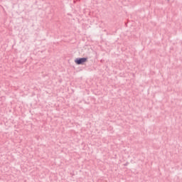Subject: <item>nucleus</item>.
<instances>
[{"instance_id":"nucleus-1","label":"nucleus","mask_w":182,"mask_h":182,"mask_svg":"<svg viewBox=\"0 0 182 182\" xmlns=\"http://www.w3.org/2000/svg\"><path fill=\"white\" fill-rule=\"evenodd\" d=\"M86 62H87V58H76L75 60L76 65H84Z\"/></svg>"}]
</instances>
